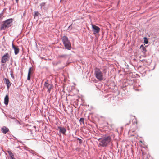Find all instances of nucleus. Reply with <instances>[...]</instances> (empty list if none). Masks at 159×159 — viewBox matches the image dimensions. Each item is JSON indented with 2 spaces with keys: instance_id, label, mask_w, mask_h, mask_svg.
Here are the masks:
<instances>
[{
  "instance_id": "1",
  "label": "nucleus",
  "mask_w": 159,
  "mask_h": 159,
  "mask_svg": "<svg viewBox=\"0 0 159 159\" xmlns=\"http://www.w3.org/2000/svg\"><path fill=\"white\" fill-rule=\"evenodd\" d=\"M98 140H100L101 144L100 145L103 147L107 146L108 144L110 143L111 140V137L110 136H105L102 138H99Z\"/></svg>"
},
{
  "instance_id": "34",
  "label": "nucleus",
  "mask_w": 159,
  "mask_h": 159,
  "mask_svg": "<svg viewBox=\"0 0 159 159\" xmlns=\"http://www.w3.org/2000/svg\"><path fill=\"white\" fill-rule=\"evenodd\" d=\"M12 159H15L14 158H12Z\"/></svg>"
},
{
  "instance_id": "25",
  "label": "nucleus",
  "mask_w": 159,
  "mask_h": 159,
  "mask_svg": "<svg viewBox=\"0 0 159 159\" xmlns=\"http://www.w3.org/2000/svg\"><path fill=\"white\" fill-rule=\"evenodd\" d=\"M3 15V14L2 13H1L0 14V20H1L2 19Z\"/></svg>"
},
{
  "instance_id": "12",
  "label": "nucleus",
  "mask_w": 159,
  "mask_h": 159,
  "mask_svg": "<svg viewBox=\"0 0 159 159\" xmlns=\"http://www.w3.org/2000/svg\"><path fill=\"white\" fill-rule=\"evenodd\" d=\"M8 102L9 97L8 95H7L4 98V103L5 105H8Z\"/></svg>"
},
{
  "instance_id": "16",
  "label": "nucleus",
  "mask_w": 159,
  "mask_h": 159,
  "mask_svg": "<svg viewBox=\"0 0 159 159\" xmlns=\"http://www.w3.org/2000/svg\"><path fill=\"white\" fill-rule=\"evenodd\" d=\"M19 52V48L18 47H17L14 50V53L15 55L17 54Z\"/></svg>"
},
{
  "instance_id": "22",
  "label": "nucleus",
  "mask_w": 159,
  "mask_h": 159,
  "mask_svg": "<svg viewBox=\"0 0 159 159\" xmlns=\"http://www.w3.org/2000/svg\"><path fill=\"white\" fill-rule=\"evenodd\" d=\"M10 75L11 76V77L13 79H14V76L13 75V72L11 70L10 71Z\"/></svg>"
},
{
  "instance_id": "20",
  "label": "nucleus",
  "mask_w": 159,
  "mask_h": 159,
  "mask_svg": "<svg viewBox=\"0 0 159 159\" xmlns=\"http://www.w3.org/2000/svg\"><path fill=\"white\" fill-rule=\"evenodd\" d=\"M80 122L81 124L83 123L84 124V118H80Z\"/></svg>"
},
{
  "instance_id": "10",
  "label": "nucleus",
  "mask_w": 159,
  "mask_h": 159,
  "mask_svg": "<svg viewBox=\"0 0 159 159\" xmlns=\"http://www.w3.org/2000/svg\"><path fill=\"white\" fill-rule=\"evenodd\" d=\"M1 131L4 134H6L9 131V129L8 128L5 126H4L1 128Z\"/></svg>"
},
{
  "instance_id": "18",
  "label": "nucleus",
  "mask_w": 159,
  "mask_h": 159,
  "mask_svg": "<svg viewBox=\"0 0 159 159\" xmlns=\"http://www.w3.org/2000/svg\"><path fill=\"white\" fill-rule=\"evenodd\" d=\"M143 39H144V43L146 44H148V41L147 38V37H144Z\"/></svg>"
},
{
  "instance_id": "27",
  "label": "nucleus",
  "mask_w": 159,
  "mask_h": 159,
  "mask_svg": "<svg viewBox=\"0 0 159 159\" xmlns=\"http://www.w3.org/2000/svg\"><path fill=\"white\" fill-rule=\"evenodd\" d=\"M71 26H72V25H70L68 28V30H71L72 29V28H71Z\"/></svg>"
},
{
  "instance_id": "24",
  "label": "nucleus",
  "mask_w": 159,
  "mask_h": 159,
  "mask_svg": "<svg viewBox=\"0 0 159 159\" xmlns=\"http://www.w3.org/2000/svg\"><path fill=\"white\" fill-rule=\"evenodd\" d=\"M30 76H31V75H28L27 78V80H30V78H31Z\"/></svg>"
},
{
  "instance_id": "7",
  "label": "nucleus",
  "mask_w": 159,
  "mask_h": 159,
  "mask_svg": "<svg viewBox=\"0 0 159 159\" xmlns=\"http://www.w3.org/2000/svg\"><path fill=\"white\" fill-rule=\"evenodd\" d=\"M63 44L64 45L65 49H66L69 50L71 49L72 47L70 42H69L68 43H66Z\"/></svg>"
},
{
  "instance_id": "21",
  "label": "nucleus",
  "mask_w": 159,
  "mask_h": 159,
  "mask_svg": "<svg viewBox=\"0 0 159 159\" xmlns=\"http://www.w3.org/2000/svg\"><path fill=\"white\" fill-rule=\"evenodd\" d=\"M77 139L79 141V143L80 144H81L82 143V140L80 138H77Z\"/></svg>"
},
{
  "instance_id": "5",
  "label": "nucleus",
  "mask_w": 159,
  "mask_h": 159,
  "mask_svg": "<svg viewBox=\"0 0 159 159\" xmlns=\"http://www.w3.org/2000/svg\"><path fill=\"white\" fill-rule=\"evenodd\" d=\"M92 31L94 34L98 33L100 31V28L95 25L92 24Z\"/></svg>"
},
{
  "instance_id": "11",
  "label": "nucleus",
  "mask_w": 159,
  "mask_h": 159,
  "mask_svg": "<svg viewBox=\"0 0 159 159\" xmlns=\"http://www.w3.org/2000/svg\"><path fill=\"white\" fill-rule=\"evenodd\" d=\"M68 56V55L66 54H62L61 55H59L58 56L57 58H63L64 59H66Z\"/></svg>"
},
{
  "instance_id": "32",
  "label": "nucleus",
  "mask_w": 159,
  "mask_h": 159,
  "mask_svg": "<svg viewBox=\"0 0 159 159\" xmlns=\"http://www.w3.org/2000/svg\"><path fill=\"white\" fill-rule=\"evenodd\" d=\"M30 134H32V132L31 131H30Z\"/></svg>"
},
{
  "instance_id": "30",
  "label": "nucleus",
  "mask_w": 159,
  "mask_h": 159,
  "mask_svg": "<svg viewBox=\"0 0 159 159\" xmlns=\"http://www.w3.org/2000/svg\"><path fill=\"white\" fill-rule=\"evenodd\" d=\"M31 71H29L28 75H31Z\"/></svg>"
},
{
  "instance_id": "6",
  "label": "nucleus",
  "mask_w": 159,
  "mask_h": 159,
  "mask_svg": "<svg viewBox=\"0 0 159 159\" xmlns=\"http://www.w3.org/2000/svg\"><path fill=\"white\" fill-rule=\"evenodd\" d=\"M58 129L59 130V133H62L63 135L66 134V129L64 127H62L60 126H58L57 127Z\"/></svg>"
},
{
  "instance_id": "13",
  "label": "nucleus",
  "mask_w": 159,
  "mask_h": 159,
  "mask_svg": "<svg viewBox=\"0 0 159 159\" xmlns=\"http://www.w3.org/2000/svg\"><path fill=\"white\" fill-rule=\"evenodd\" d=\"M140 49L141 50L142 52L143 53H145L146 52V50L145 48L143 45H141L140 47Z\"/></svg>"
},
{
  "instance_id": "15",
  "label": "nucleus",
  "mask_w": 159,
  "mask_h": 159,
  "mask_svg": "<svg viewBox=\"0 0 159 159\" xmlns=\"http://www.w3.org/2000/svg\"><path fill=\"white\" fill-rule=\"evenodd\" d=\"M34 18H35L37 17L40 14L39 12L36 11L34 12Z\"/></svg>"
},
{
  "instance_id": "29",
  "label": "nucleus",
  "mask_w": 159,
  "mask_h": 159,
  "mask_svg": "<svg viewBox=\"0 0 159 159\" xmlns=\"http://www.w3.org/2000/svg\"><path fill=\"white\" fill-rule=\"evenodd\" d=\"M32 70H33V69H32V67H30L29 69V71H31Z\"/></svg>"
},
{
  "instance_id": "28",
  "label": "nucleus",
  "mask_w": 159,
  "mask_h": 159,
  "mask_svg": "<svg viewBox=\"0 0 159 159\" xmlns=\"http://www.w3.org/2000/svg\"><path fill=\"white\" fill-rule=\"evenodd\" d=\"M61 61H58L57 62V63H56V64L57 65V64H60V63H61Z\"/></svg>"
},
{
  "instance_id": "17",
  "label": "nucleus",
  "mask_w": 159,
  "mask_h": 159,
  "mask_svg": "<svg viewBox=\"0 0 159 159\" xmlns=\"http://www.w3.org/2000/svg\"><path fill=\"white\" fill-rule=\"evenodd\" d=\"M46 3L45 2H43L40 4V6L41 7L40 8L42 9L43 8L45 9V6Z\"/></svg>"
},
{
  "instance_id": "9",
  "label": "nucleus",
  "mask_w": 159,
  "mask_h": 159,
  "mask_svg": "<svg viewBox=\"0 0 159 159\" xmlns=\"http://www.w3.org/2000/svg\"><path fill=\"white\" fill-rule=\"evenodd\" d=\"M4 83L7 85L8 89H9L11 85V83L9 80L6 78L4 79Z\"/></svg>"
},
{
  "instance_id": "26",
  "label": "nucleus",
  "mask_w": 159,
  "mask_h": 159,
  "mask_svg": "<svg viewBox=\"0 0 159 159\" xmlns=\"http://www.w3.org/2000/svg\"><path fill=\"white\" fill-rule=\"evenodd\" d=\"M12 48L14 49V50L15 49V48H16L17 47H16L14 45V44H13V43H12Z\"/></svg>"
},
{
  "instance_id": "23",
  "label": "nucleus",
  "mask_w": 159,
  "mask_h": 159,
  "mask_svg": "<svg viewBox=\"0 0 159 159\" xmlns=\"http://www.w3.org/2000/svg\"><path fill=\"white\" fill-rule=\"evenodd\" d=\"M52 85H51L50 86V87H48V88H47L48 89V90H47V92H48V93L50 92L51 91V89L52 88Z\"/></svg>"
},
{
  "instance_id": "3",
  "label": "nucleus",
  "mask_w": 159,
  "mask_h": 159,
  "mask_svg": "<svg viewBox=\"0 0 159 159\" xmlns=\"http://www.w3.org/2000/svg\"><path fill=\"white\" fill-rule=\"evenodd\" d=\"M94 70V75L99 80H103V73L100 70L99 68H96Z\"/></svg>"
},
{
  "instance_id": "4",
  "label": "nucleus",
  "mask_w": 159,
  "mask_h": 159,
  "mask_svg": "<svg viewBox=\"0 0 159 159\" xmlns=\"http://www.w3.org/2000/svg\"><path fill=\"white\" fill-rule=\"evenodd\" d=\"M9 59V54L7 53H5L4 55L2 57L1 62L2 63H5Z\"/></svg>"
},
{
  "instance_id": "19",
  "label": "nucleus",
  "mask_w": 159,
  "mask_h": 159,
  "mask_svg": "<svg viewBox=\"0 0 159 159\" xmlns=\"http://www.w3.org/2000/svg\"><path fill=\"white\" fill-rule=\"evenodd\" d=\"M44 85L46 88H48L49 87V84L46 81L45 82Z\"/></svg>"
},
{
  "instance_id": "31",
  "label": "nucleus",
  "mask_w": 159,
  "mask_h": 159,
  "mask_svg": "<svg viewBox=\"0 0 159 159\" xmlns=\"http://www.w3.org/2000/svg\"><path fill=\"white\" fill-rule=\"evenodd\" d=\"M16 0V3H18L19 0Z\"/></svg>"
},
{
  "instance_id": "2",
  "label": "nucleus",
  "mask_w": 159,
  "mask_h": 159,
  "mask_svg": "<svg viewBox=\"0 0 159 159\" xmlns=\"http://www.w3.org/2000/svg\"><path fill=\"white\" fill-rule=\"evenodd\" d=\"M13 20L12 18H10L3 21L1 25L0 30H5L10 27L11 26V24L12 23Z\"/></svg>"
},
{
  "instance_id": "8",
  "label": "nucleus",
  "mask_w": 159,
  "mask_h": 159,
  "mask_svg": "<svg viewBox=\"0 0 159 159\" xmlns=\"http://www.w3.org/2000/svg\"><path fill=\"white\" fill-rule=\"evenodd\" d=\"M61 39L63 44L70 42V41L69 40L68 38L66 36H63Z\"/></svg>"
},
{
  "instance_id": "33",
  "label": "nucleus",
  "mask_w": 159,
  "mask_h": 159,
  "mask_svg": "<svg viewBox=\"0 0 159 159\" xmlns=\"http://www.w3.org/2000/svg\"><path fill=\"white\" fill-rule=\"evenodd\" d=\"M12 58H11V61H12Z\"/></svg>"
},
{
  "instance_id": "14",
  "label": "nucleus",
  "mask_w": 159,
  "mask_h": 159,
  "mask_svg": "<svg viewBox=\"0 0 159 159\" xmlns=\"http://www.w3.org/2000/svg\"><path fill=\"white\" fill-rule=\"evenodd\" d=\"M7 152L9 154V156L11 157V159L13 158H14V155L12 152H11V151H7Z\"/></svg>"
}]
</instances>
